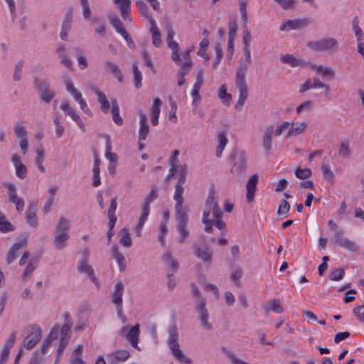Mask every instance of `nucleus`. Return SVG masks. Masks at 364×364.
<instances>
[{"label": "nucleus", "mask_w": 364, "mask_h": 364, "mask_svg": "<svg viewBox=\"0 0 364 364\" xmlns=\"http://www.w3.org/2000/svg\"><path fill=\"white\" fill-rule=\"evenodd\" d=\"M222 214L218 205V195L211 187L209 189L203 213L202 221L205 225V232H210L213 224L219 230H223L225 228V223L221 220Z\"/></svg>", "instance_id": "nucleus-1"}, {"label": "nucleus", "mask_w": 364, "mask_h": 364, "mask_svg": "<svg viewBox=\"0 0 364 364\" xmlns=\"http://www.w3.org/2000/svg\"><path fill=\"white\" fill-rule=\"evenodd\" d=\"M244 59H240V64L236 70L235 82L238 90V98L235 104V109L240 111L248 97L246 75L248 66L252 63L250 48H243Z\"/></svg>", "instance_id": "nucleus-2"}, {"label": "nucleus", "mask_w": 364, "mask_h": 364, "mask_svg": "<svg viewBox=\"0 0 364 364\" xmlns=\"http://www.w3.org/2000/svg\"><path fill=\"white\" fill-rule=\"evenodd\" d=\"M70 220L63 216L56 222L53 234V246L55 250H61L67 245L70 238Z\"/></svg>", "instance_id": "nucleus-3"}, {"label": "nucleus", "mask_w": 364, "mask_h": 364, "mask_svg": "<svg viewBox=\"0 0 364 364\" xmlns=\"http://www.w3.org/2000/svg\"><path fill=\"white\" fill-rule=\"evenodd\" d=\"M168 333V337L166 343L172 356L181 364H192V359L187 357L180 348L176 326L172 325L169 326Z\"/></svg>", "instance_id": "nucleus-4"}, {"label": "nucleus", "mask_w": 364, "mask_h": 364, "mask_svg": "<svg viewBox=\"0 0 364 364\" xmlns=\"http://www.w3.org/2000/svg\"><path fill=\"white\" fill-rule=\"evenodd\" d=\"M338 46V42L334 38H323L308 43L309 48L316 52L333 51Z\"/></svg>", "instance_id": "nucleus-5"}, {"label": "nucleus", "mask_w": 364, "mask_h": 364, "mask_svg": "<svg viewBox=\"0 0 364 364\" xmlns=\"http://www.w3.org/2000/svg\"><path fill=\"white\" fill-rule=\"evenodd\" d=\"M14 133L16 136L19 149L23 156H26L28 152L29 140L28 133L25 126L16 124L14 127Z\"/></svg>", "instance_id": "nucleus-6"}, {"label": "nucleus", "mask_w": 364, "mask_h": 364, "mask_svg": "<svg viewBox=\"0 0 364 364\" xmlns=\"http://www.w3.org/2000/svg\"><path fill=\"white\" fill-rule=\"evenodd\" d=\"M196 310L198 314V317L201 327L205 331H212L213 329V326L212 323L210 322V314L206 309V303L204 299L198 301Z\"/></svg>", "instance_id": "nucleus-7"}, {"label": "nucleus", "mask_w": 364, "mask_h": 364, "mask_svg": "<svg viewBox=\"0 0 364 364\" xmlns=\"http://www.w3.org/2000/svg\"><path fill=\"white\" fill-rule=\"evenodd\" d=\"M176 228L178 232V237L177 242L183 243L189 235V231L187 229V223L188 220V213L179 212L176 214Z\"/></svg>", "instance_id": "nucleus-8"}, {"label": "nucleus", "mask_w": 364, "mask_h": 364, "mask_svg": "<svg viewBox=\"0 0 364 364\" xmlns=\"http://www.w3.org/2000/svg\"><path fill=\"white\" fill-rule=\"evenodd\" d=\"M42 331L38 326H31L28 328V335L23 340L24 347L30 350L33 348L41 340Z\"/></svg>", "instance_id": "nucleus-9"}, {"label": "nucleus", "mask_w": 364, "mask_h": 364, "mask_svg": "<svg viewBox=\"0 0 364 364\" xmlns=\"http://www.w3.org/2000/svg\"><path fill=\"white\" fill-rule=\"evenodd\" d=\"M119 333L121 335H126V339L133 348L139 350L138 346L139 336L140 334L139 323H136L130 329L128 328V326H123L121 328Z\"/></svg>", "instance_id": "nucleus-10"}, {"label": "nucleus", "mask_w": 364, "mask_h": 364, "mask_svg": "<svg viewBox=\"0 0 364 364\" xmlns=\"http://www.w3.org/2000/svg\"><path fill=\"white\" fill-rule=\"evenodd\" d=\"M166 30L167 45L171 50V59L174 63H177L179 61V47L178 43L173 39L175 32L169 24L166 26Z\"/></svg>", "instance_id": "nucleus-11"}, {"label": "nucleus", "mask_w": 364, "mask_h": 364, "mask_svg": "<svg viewBox=\"0 0 364 364\" xmlns=\"http://www.w3.org/2000/svg\"><path fill=\"white\" fill-rule=\"evenodd\" d=\"M11 161L15 168V174L20 179H24L27 175V168L23 163L22 156L18 152L11 155Z\"/></svg>", "instance_id": "nucleus-12"}, {"label": "nucleus", "mask_w": 364, "mask_h": 364, "mask_svg": "<svg viewBox=\"0 0 364 364\" xmlns=\"http://www.w3.org/2000/svg\"><path fill=\"white\" fill-rule=\"evenodd\" d=\"M6 189L9 202L15 204L18 212H22L25 205L24 200L17 196L15 186L13 183H8Z\"/></svg>", "instance_id": "nucleus-13"}, {"label": "nucleus", "mask_w": 364, "mask_h": 364, "mask_svg": "<svg viewBox=\"0 0 364 364\" xmlns=\"http://www.w3.org/2000/svg\"><path fill=\"white\" fill-rule=\"evenodd\" d=\"M117 9L124 21L131 23L132 18L130 16L131 1L130 0H113Z\"/></svg>", "instance_id": "nucleus-14"}, {"label": "nucleus", "mask_w": 364, "mask_h": 364, "mask_svg": "<svg viewBox=\"0 0 364 364\" xmlns=\"http://www.w3.org/2000/svg\"><path fill=\"white\" fill-rule=\"evenodd\" d=\"M308 67L320 75L321 77L327 80H332L336 76V71L331 67L323 66L322 65H317L314 63H309Z\"/></svg>", "instance_id": "nucleus-15"}, {"label": "nucleus", "mask_w": 364, "mask_h": 364, "mask_svg": "<svg viewBox=\"0 0 364 364\" xmlns=\"http://www.w3.org/2000/svg\"><path fill=\"white\" fill-rule=\"evenodd\" d=\"M60 108L66 115L70 116L72 118V119L80 127L82 130H85V125L82 120L77 114L75 109L70 106L68 100H65L62 102Z\"/></svg>", "instance_id": "nucleus-16"}, {"label": "nucleus", "mask_w": 364, "mask_h": 364, "mask_svg": "<svg viewBox=\"0 0 364 364\" xmlns=\"http://www.w3.org/2000/svg\"><path fill=\"white\" fill-rule=\"evenodd\" d=\"M26 222L31 228L36 229L39 225V220L37 216V205L31 202L26 211Z\"/></svg>", "instance_id": "nucleus-17"}, {"label": "nucleus", "mask_w": 364, "mask_h": 364, "mask_svg": "<svg viewBox=\"0 0 364 364\" xmlns=\"http://www.w3.org/2000/svg\"><path fill=\"white\" fill-rule=\"evenodd\" d=\"M63 83L66 91L73 97L75 102L82 98V93L75 87L72 78L69 75L63 77Z\"/></svg>", "instance_id": "nucleus-18"}, {"label": "nucleus", "mask_w": 364, "mask_h": 364, "mask_svg": "<svg viewBox=\"0 0 364 364\" xmlns=\"http://www.w3.org/2000/svg\"><path fill=\"white\" fill-rule=\"evenodd\" d=\"M183 188L182 187L181 183H176L175 186V192L173 194V199L176 201V214L179 213V212H186L188 213V210L186 208L183 207Z\"/></svg>", "instance_id": "nucleus-19"}, {"label": "nucleus", "mask_w": 364, "mask_h": 364, "mask_svg": "<svg viewBox=\"0 0 364 364\" xmlns=\"http://www.w3.org/2000/svg\"><path fill=\"white\" fill-rule=\"evenodd\" d=\"M27 246V240L22 239L17 241L9 250L6 256L7 264L12 263L18 257L19 251Z\"/></svg>", "instance_id": "nucleus-20"}, {"label": "nucleus", "mask_w": 364, "mask_h": 364, "mask_svg": "<svg viewBox=\"0 0 364 364\" xmlns=\"http://www.w3.org/2000/svg\"><path fill=\"white\" fill-rule=\"evenodd\" d=\"M174 170H171L170 167L169 174L168 176V180H176L178 182H183L186 180L187 175V166L177 165L174 166Z\"/></svg>", "instance_id": "nucleus-21"}, {"label": "nucleus", "mask_w": 364, "mask_h": 364, "mask_svg": "<svg viewBox=\"0 0 364 364\" xmlns=\"http://www.w3.org/2000/svg\"><path fill=\"white\" fill-rule=\"evenodd\" d=\"M124 285L119 281L114 284V289L111 291L112 302L113 304L122 305Z\"/></svg>", "instance_id": "nucleus-22"}, {"label": "nucleus", "mask_w": 364, "mask_h": 364, "mask_svg": "<svg viewBox=\"0 0 364 364\" xmlns=\"http://www.w3.org/2000/svg\"><path fill=\"white\" fill-rule=\"evenodd\" d=\"M290 133L289 137H295L303 134L307 129V123L304 121H289Z\"/></svg>", "instance_id": "nucleus-23"}, {"label": "nucleus", "mask_w": 364, "mask_h": 364, "mask_svg": "<svg viewBox=\"0 0 364 364\" xmlns=\"http://www.w3.org/2000/svg\"><path fill=\"white\" fill-rule=\"evenodd\" d=\"M273 136H275V129L274 126L269 125L266 127L263 132L262 143L264 148L267 151H269L272 149Z\"/></svg>", "instance_id": "nucleus-24"}, {"label": "nucleus", "mask_w": 364, "mask_h": 364, "mask_svg": "<svg viewBox=\"0 0 364 364\" xmlns=\"http://www.w3.org/2000/svg\"><path fill=\"white\" fill-rule=\"evenodd\" d=\"M215 140L217 142L216 156L220 158L222 153L228 143L227 134L223 131H218L215 134Z\"/></svg>", "instance_id": "nucleus-25"}, {"label": "nucleus", "mask_w": 364, "mask_h": 364, "mask_svg": "<svg viewBox=\"0 0 364 364\" xmlns=\"http://www.w3.org/2000/svg\"><path fill=\"white\" fill-rule=\"evenodd\" d=\"M139 140L144 141L146 139L149 132V127L147 124L146 114L142 111H139Z\"/></svg>", "instance_id": "nucleus-26"}, {"label": "nucleus", "mask_w": 364, "mask_h": 364, "mask_svg": "<svg viewBox=\"0 0 364 364\" xmlns=\"http://www.w3.org/2000/svg\"><path fill=\"white\" fill-rule=\"evenodd\" d=\"M149 31L151 35L152 44L155 47L159 48L161 46V36L154 19H150Z\"/></svg>", "instance_id": "nucleus-27"}, {"label": "nucleus", "mask_w": 364, "mask_h": 364, "mask_svg": "<svg viewBox=\"0 0 364 364\" xmlns=\"http://www.w3.org/2000/svg\"><path fill=\"white\" fill-rule=\"evenodd\" d=\"M112 257L116 260L119 272H124L127 268V262L124 256L116 245L112 247Z\"/></svg>", "instance_id": "nucleus-28"}, {"label": "nucleus", "mask_w": 364, "mask_h": 364, "mask_svg": "<svg viewBox=\"0 0 364 364\" xmlns=\"http://www.w3.org/2000/svg\"><path fill=\"white\" fill-rule=\"evenodd\" d=\"M162 261L171 272L175 273L179 268L178 262L173 257L170 252H166L162 255Z\"/></svg>", "instance_id": "nucleus-29"}, {"label": "nucleus", "mask_w": 364, "mask_h": 364, "mask_svg": "<svg viewBox=\"0 0 364 364\" xmlns=\"http://www.w3.org/2000/svg\"><path fill=\"white\" fill-rule=\"evenodd\" d=\"M280 60L282 63L288 64L291 67H299L302 68L304 66H308V62H305L302 59H297L294 58L292 55L285 54L282 55L280 58Z\"/></svg>", "instance_id": "nucleus-30"}, {"label": "nucleus", "mask_w": 364, "mask_h": 364, "mask_svg": "<svg viewBox=\"0 0 364 364\" xmlns=\"http://www.w3.org/2000/svg\"><path fill=\"white\" fill-rule=\"evenodd\" d=\"M306 26V21L304 20H288L284 22L279 27L282 31H289L291 30L299 29Z\"/></svg>", "instance_id": "nucleus-31"}, {"label": "nucleus", "mask_w": 364, "mask_h": 364, "mask_svg": "<svg viewBox=\"0 0 364 364\" xmlns=\"http://www.w3.org/2000/svg\"><path fill=\"white\" fill-rule=\"evenodd\" d=\"M161 100L159 98L155 99L150 109V117L153 126H156L159 124V117L161 112Z\"/></svg>", "instance_id": "nucleus-32"}, {"label": "nucleus", "mask_w": 364, "mask_h": 364, "mask_svg": "<svg viewBox=\"0 0 364 364\" xmlns=\"http://www.w3.org/2000/svg\"><path fill=\"white\" fill-rule=\"evenodd\" d=\"M129 352L127 350H119L108 355L110 362L116 364L119 362H124L129 357Z\"/></svg>", "instance_id": "nucleus-33"}, {"label": "nucleus", "mask_w": 364, "mask_h": 364, "mask_svg": "<svg viewBox=\"0 0 364 364\" xmlns=\"http://www.w3.org/2000/svg\"><path fill=\"white\" fill-rule=\"evenodd\" d=\"M78 270L81 273L86 274L94 284H95L96 285H98V281L95 276L93 269L87 264V262L86 261L83 260V261L80 262L79 266H78Z\"/></svg>", "instance_id": "nucleus-34"}, {"label": "nucleus", "mask_w": 364, "mask_h": 364, "mask_svg": "<svg viewBox=\"0 0 364 364\" xmlns=\"http://www.w3.org/2000/svg\"><path fill=\"white\" fill-rule=\"evenodd\" d=\"M56 52L58 58L60 60V62L66 68L72 70L73 69V62L68 57L66 53V49L64 46H59L56 48Z\"/></svg>", "instance_id": "nucleus-35"}, {"label": "nucleus", "mask_w": 364, "mask_h": 364, "mask_svg": "<svg viewBox=\"0 0 364 364\" xmlns=\"http://www.w3.org/2000/svg\"><path fill=\"white\" fill-rule=\"evenodd\" d=\"M105 69L107 72L112 73V75L119 81L123 80V75L119 68V66L114 63L107 60L105 63Z\"/></svg>", "instance_id": "nucleus-36"}, {"label": "nucleus", "mask_w": 364, "mask_h": 364, "mask_svg": "<svg viewBox=\"0 0 364 364\" xmlns=\"http://www.w3.org/2000/svg\"><path fill=\"white\" fill-rule=\"evenodd\" d=\"M105 156L109 161V164H117L118 156L117 154L112 151V144L109 136L107 137Z\"/></svg>", "instance_id": "nucleus-37"}, {"label": "nucleus", "mask_w": 364, "mask_h": 364, "mask_svg": "<svg viewBox=\"0 0 364 364\" xmlns=\"http://www.w3.org/2000/svg\"><path fill=\"white\" fill-rule=\"evenodd\" d=\"M193 250L195 255L203 261L208 262L211 259L212 252L209 249L205 248L201 250L198 245H194Z\"/></svg>", "instance_id": "nucleus-38"}, {"label": "nucleus", "mask_w": 364, "mask_h": 364, "mask_svg": "<svg viewBox=\"0 0 364 364\" xmlns=\"http://www.w3.org/2000/svg\"><path fill=\"white\" fill-rule=\"evenodd\" d=\"M95 95L98 97V102L100 104V109L104 113H107L110 108L109 102L107 100L105 94L98 90H95Z\"/></svg>", "instance_id": "nucleus-39"}, {"label": "nucleus", "mask_w": 364, "mask_h": 364, "mask_svg": "<svg viewBox=\"0 0 364 364\" xmlns=\"http://www.w3.org/2000/svg\"><path fill=\"white\" fill-rule=\"evenodd\" d=\"M120 239H119V243L125 247H130L132 245V240L130 237V234L129 232V230L127 228H122L120 232Z\"/></svg>", "instance_id": "nucleus-40"}, {"label": "nucleus", "mask_w": 364, "mask_h": 364, "mask_svg": "<svg viewBox=\"0 0 364 364\" xmlns=\"http://www.w3.org/2000/svg\"><path fill=\"white\" fill-rule=\"evenodd\" d=\"M321 169L325 180L331 181L333 179L334 173L331 170L328 160L326 159L323 160Z\"/></svg>", "instance_id": "nucleus-41"}, {"label": "nucleus", "mask_w": 364, "mask_h": 364, "mask_svg": "<svg viewBox=\"0 0 364 364\" xmlns=\"http://www.w3.org/2000/svg\"><path fill=\"white\" fill-rule=\"evenodd\" d=\"M72 16H68L65 17L61 27V31L60 33V38L63 41H65L68 36V33L70 32L72 27Z\"/></svg>", "instance_id": "nucleus-42"}, {"label": "nucleus", "mask_w": 364, "mask_h": 364, "mask_svg": "<svg viewBox=\"0 0 364 364\" xmlns=\"http://www.w3.org/2000/svg\"><path fill=\"white\" fill-rule=\"evenodd\" d=\"M289 121H283L278 124L275 128V136H279L283 134H286L287 138L289 137V133H290Z\"/></svg>", "instance_id": "nucleus-43"}, {"label": "nucleus", "mask_w": 364, "mask_h": 364, "mask_svg": "<svg viewBox=\"0 0 364 364\" xmlns=\"http://www.w3.org/2000/svg\"><path fill=\"white\" fill-rule=\"evenodd\" d=\"M218 97L221 102L226 106L230 105L232 96L230 93L227 92L226 85H222L218 90Z\"/></svg>", "instance_id": "nucleus-44"}, {"label": "nucleus", "mask_w": 364, "mask_h": 364, "mask_svg": "<svg viewBox=\"0 0 364 364\" xmlns=\"http://www.w3.org/2000/svg\"><path fill=\"white\" fill-rule=\"evenodd\" d=\"M100 159L97 153H94V164L92 167V182H100Z\"/></svg>", "instance_id": "nucleus-45"}, {"label": "nucleus", "mask_w": 364, "mask_h": 364, "mask_svg": "<svg viewBox=\"0 0 364 364\" xmlns=\"http://www.w3.org/2000/svg\"><path fill=\"white\" fill-rule=\"evenodd\" d=\"M58 333V328L57 327H54L52 328L48 337L44 340L43 343L41 347V351L43 353L46 352V348L50 346V342L53 340H55L57 338Z\"/></svg>", "instance_id": "nucleus-46"}, {"label": "nucleus", "mask_w": 364, "mask_h": 364, "mask_svg": "<svg viewBox=\"0 0 364 364\" xmlns=\"http://www.w3.org/2000/svg\"><path fill=\"white\" fill-rule=\"evenodd\" d=\"M13 230L12 224L6 220L5 215L0 210V232L6 233Z\"/></svg>", "instance_id": "nucleus-47"}, {"label": "nucleus", "mask_w": 364, "mask_h": 364, "mask_svg": "<svg viewBox=\"0 0 364 364\" xmlns=\"http://www.w3.org/2000/svg\"><path fill=\"white\" fill-rule=\"evenodd\" d=\"M36 266L37 263L34 260H31L28 263L22 275V280L23 282H26L30 279L33 271L36 269Z\"/></svg>", "instance_id": "nucleus-48"}, {"label": "nucleus", "mask_w": 364, "mask_h": 364, "mask_svg": "<svg viewBox=\"0 0 364 364\" xmlns=\"http://www.w3.org/2000/svg\"><path fill=\"white\" fill-rule=\"evenodd\" d=\"M36 158L35 159V165L41 171H44L43 161L45 159V153L42 148H38L36 150Z\"/></svg>", "instance_id": "nucleus-49"}, {"label": "nucleus", "mask_w": 364, "mask_h": 364, "mask_svg": "<svg viewBox=\"0 0 364 364\" xmlns=\"http://www.w3.org/2000/svg\"><path fill=\"white\" fill-rule=\"evenodd\" d=\"M132 73L134 75V82L136 88L141 86L142 75L138 68V63L134 61L132 63Z\"/></svg>", "instance_id": "nucleus-50"}, {"label": "nucleus", "mask_w": 364, "mask_h": 364, "mask_svg": "<svg viewBox=\"0 0 364 364\" xmlns=\"http://www.w3.org/2000/svg\"><path fill=\"white\" fill-rule=\"evenodd\" d=\"M109 22L111 25L114 28L115 31L119 33L122 34L126 31L124 28L122 22L120 21L117 15H112L109 16Z\"/></svg>", "instance_id": "nucleus-51"}, {"label": "nucleus", "mask_w": 364, "mask_h": 364, "mask_svg": "<svg viewBox=\"0 0 364 364\" xmlns=\"http://www.w3.org/2000/svg\"><path fill=\"white\" fill-rule=\"evenodd\" d=\"M168 232V225L166 221L161 223L159 230L158 240L162 247L166 246V235Z\"/></svg>", "instance_id": "nucleus-52"}, {"label": "nucleus", "mask_w": 364, "mask_h": 364, "mask_svg": "<svg viewBox=\"0 0 364 364\" xmlns=\"http://www.w3.org/2000/svg\"><path fill=\"white\" fill-rule=\"evenodd\" d=\"M92 22L95 27V33L100 36H104L106 31L105 23L100 18L95 17L92 19Z\"/></svg>", "instance_id": "nucleus-53"}, {"label": "nucleus", "mask_w": 364, "mask_h": 364, "mask_svg": "<svg viewBox=\"0 0 364 364\" xmlns=\"http://www.w3.org/2000/svg\"><path fill=\"white\" fill-rule=\"evenodd\" d=\"M136 5L141 15L146 18L150 23V19H154L151 14H149L146 4L143 1H137Z\"/></svg>", "instance_id": "nucleus-54"}, {"label": "nucleus", "mask_w": 364, "mask_h": 364, "mask_svg": "<svg viewBox=\"0 0 364 364\" xmlns=\"http://www.w3.org/2000/svg\"><path fill=\"white\" fill-rule=\"evenodd\" d=\"M112 114L113 121L118 125H122L123 119L119 115V107L117 103V101L114 100L112 102Z\"/></svg>", "instance_id": "nucleus-55"}, {"label": "nucleus", "mask_w": 364, "mask_h": 364, "mask_svg": "<svg viewBox=\"0 0 364 364\" xmlns=\"http://www.w3.org/2000/svg\"><path fill=\"white\" fill-rule=\"evenodd\" d=\"M60 120H61V117L60 115L56 114L54 117L53 122H54V124L55 127V135L58 138H60L64 134V132H65V128H64L63 125L61 124Z\"/></svg>", "instance_id": "nucleus-56"}, {"label": "nucleus", "mask_w": 364, "mask_h": 364, "mask_svg": "<svg viewBox=\"0 0 364 364\" xmlns=\"http://www.w3.org/2000/svg\"><path fill=\"white\" fill-rule=\"evenodd\" d=\"M256 191L257 183H247L246 200L248 203H250L253 201Z\"/></svg>", "instance_id": "nucleus-57"}, {"label": "nucleus", "mask_w": 364, "mask_h": 364, "mask_svg": "<svg viewBox=\"0 0 364 364\" xmlns=\"http://www.w3.org/2000/svg\"><path fill=\"white\" fill-rule=\"evenodd\" d=\"M295 176L301 180L309 179L311 176V171L308 168L297 167L294 171Z\"/></svg>", "instance_id": "nucleus-58"}, {"label": "nucleus", "mask_w": 364, "mask_h": 364, "mask_svg": "<svg viewBox=\"0 0 364 364\" xmlns=\"http://www.w3.org/2000/svg\"><path fill=\"white\" fill-rule=\"evenodd\" d=\"M314 107V102L311 100H306L301 103L296 108V112L299 114L302 112H310Z\"/></svg>", "instance_id": "nucleus-59"}, {"label": "nucleus", "mask_w": 364, "mask_h": 364, "mask_svg": "<svg viewBox=\"0 0 364 364\" xmlns=\"http://www.w3.org/2000/svg\"><path fill=\"white\" fill-rule=\"evenodd\" d=\"M235 159L238 160V163L236 161L234 163V168L238 172V173H243L246 167V163L244 157L242 154L235 156Z\"/></svg>", "instance_id": "nucleus-60"}, {"label": "nucleus", "mask_w": 364, "mask_h": 364, "mask_svg": "<svg viewBox=\"0 0 364 364\" xmlns=\"http://www.w3.org/2000/svg\"><path fill=\"white\" fill-rule=\"evenodd\" d=\"M341 242L342 243L340 245V246L348 251L355 252L358 249V245L356 244V242L349 240L348 238H346Z\"/></svg>", "instance_id": "nucleus-61"}, {"label": "nucleus", "mask_w": 364, "mask_h": 364, "mask_svg": "<svg viewBox=\"0 0 364 364\" xmlns=\"http://www.w3.org/2000/svg\"><path fill=\"white\" fill-rule=\"evenodd\" d=\"M23 63L22 61L18 62L14 66L13 73V80L16 82L21 80L23 72Z\"/></svg>", "instance_id": "nucleus-62"}, {"label": "nucleus", "mask_w": 364, "mask_h": 364, "mask_svg": "<svg viewBox=\"0 0 364 364\" xmlns=\"http://www.w3.org/2000/svg\"><path fill=\"white\" fill-rule=\"evenodd\" d=\"M40 92L41 100L46 102H50L55 96V92L48 88H41Z\"/></svg>", "instance_id": "nucleus-63"}, {"label": "nucleus", "mask_w": 364, "mask_h": 364, "mask_svg": "<svg viewBox=\"0 0 364 364\" xmlns=\"http://www.w3.org/2000/svg\"><path fill=\"white\" fill-rule=\"evenodd\" d=\"M353 31L356 37L357 42L363 41V32L361 28L358 25V21L353 20Z\"/></svg>", "instance_id": "nucleus-64"}]
</instances>
